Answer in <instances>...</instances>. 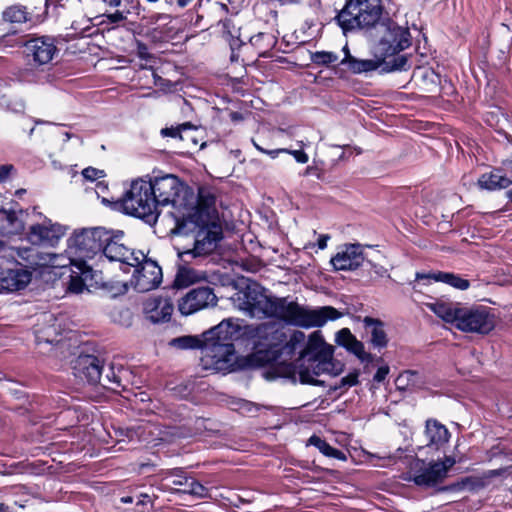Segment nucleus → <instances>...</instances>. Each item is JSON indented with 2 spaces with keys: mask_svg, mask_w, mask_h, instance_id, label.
<instances>
[{
  "mask_svg": "<svg viewBox=\"0 0 512 512\" xmlns=\"http://www.w3.org/2000/svg\"><path fill=\"white\" fill-rule=\"evenodd\" d=\"M232 301L239 310L250 317H277L286 322L303 327H322L329 320H337L343 316L332 306L311 309L296 302H288L286 298H271L256 282H250L232 296Z\"/></svg>",
  "mask_w": 512,
  "mask_h": 512,
  "instance_id": "1",
  "label": "nucleus"
},
{
  "mask_svg": "<svg viewBox=\"0 0 512 512\" xmlns=\"http://www.w3.org/2000/svg\"><path fill=\"white\" fill-rule=\"evenodd\" d=\"M245 339L252 346V361L264 366L277 361V347L285 340V333L273 325L244 326Z\"/></svg>",
  "mask_w": 512,
  "mask_h": 512,
  "instance_id": "2",
  "label": "nucleus"
},
{
  "mask_svg": "<svg viewBox=\"0 0 512 512\" xmlns=\"http://www.w3.org/2000/svg\"><path fill=\"white\" fill-rule=\"evenodd\" d=\"M380 0H347L335 20L344 33L375 26L382 15Z\"/></svg>",
  "mask_w": 512,
  "mask_h": 512,
  "instance_id": "3",
  "label": "nucleus"
},
{
  "mask_svg": "<svg viewBox=\"0 0 512 512\" xmlns=\"http://www.w3.org/2000/svg\"><path fill=\"white\" fill-rule=\"evenodd\" d=\"M108 231L103 228L83 229L75 232L69 239L65 253L76 257V268L86 274L87 259H92L102 252L108 238Z\"/></svg>",
  "mask_w": 512,
  "mask_h": 512,
  "instance_id": "4",
  "label": "nucleus"
},
{
  "mask_svg": "<svg viewBox=\"0 0 512 512\" xmlns=\"http://www.w3.org/2000/svg\"><path fill=\"white\" fill-rule=\"evenodd\" d=\"M151 184L144 179H138L131 183L122 198V206L125 213L145 219L156 221L159 216V207L152 195Z\"/></svg>",
  "mask_w": 512,
  "mask_h": 512,
  "instance_id": "5",
  "label": "nucleus"
},
{
  "mask_svg": "<svg viewBox=\"0 0 512 512\" xmlns=\"http://www.w3.org/2000/svg\"><path fill=\"white\" fill-rule=\"evenodd\" d=\"M345 57L340 64L346 66L354 74L367 73L381 68L382 72L406 71L409 69L408 56L394 57L392 60H381L375 55L374 59H358L349 53L347 46L343 48Z\"/></svg>",
  "mask_w": 512,
  "mask_h": 512,
  "instance_id": "6",
  "label": "nucleus"
},
{
  "mask_svg": "<svg viewBox=\"0 0 512 512\" xmlns=\"http://www.w3.org/2000/svg\"><path fill=\"white\" fill-rule=\"evenodd\" d=\"M380 27L383 34L375 49L376 56L381 60H392L394 57L402 56L403 54L399 53L411 44L409 31L393 22L381 24Z\"/></svg>",
  "mask_w": 512,
  "mask_h": 512,
  "instance_id": "7",
  "label": "nucleus"
},
{
  "mask_svg": "<svg viewBox=\"0 0 512 512\" xmlns=\"http://www.w3.org/2000/svg\"><path fill=\"white\" fill-rule=\"evenodd\" d=\"M342 372V364L331 359H313L306 360L305 363L291 364L289 373L298 375L299 380L303 384L321 385L316 379L321 374L339 375Z\"/></svg>",
  "mask_w": 512,
  "mask_h": 512,
  "instance_id": "8",
  "label": "nucleus"
},
{
  "mask_svg": "<svg viewBox=\"0 0 512 512\" xmlns=\"http://www.w3.org/2000/svg\"><path fill=\"white\" fill-rule=\"evenodd\" d=\"M234 353L233 343L219 344L204 341L201 348L200 364L204 370L224 372L233 365Z\"/></svg>",
  "mask_w": 512,
  "mask_h": 512,
  "instance_id": "9",
  "label": "nucleus"
},
{
  "mask_svg": "<svg viewBox=\"0 0 512 512\" xmlns=\"http://www.w3.org/2000/svg\"><path fill=\"white\" fill-rule=\"evenodd\" d=\"M455 327L467 333L488 334L495 327V319L486 307H461Z\"/></svg>",
  "mask_w": 512,
  "mask_h": 512,
  "instance_id": "10",
  "label": "nucleus"
},
{
  "mask_svg": "<svg viewBox=\"0 0 512 512\" xmlns=\"http://www.w3.org/2000/svg\"><path fill=\"white\" fill-rule=\"evenodd\" d=\"M107 241H105L102 248V255L111 262H119L127 267L139 264V259L142 260L143 252L128 247L123 242V231L110 232L108 231Z\"/></svg>",
  "mask_w": 512,
  "mask_h": 512,
  "instance_id": "11",
  "label": "nucleus"
},
{
  "mask_svg": "<svg viewBox=\"0 0 512 512\" xmlns=\"http://www.w3.org/2000/svg\"><path fill=\"white\" fill-rule=\"evenodd\" d=\"M151 184L152 195L158 207L172 205L174 207L181 206L179 202L181 192H187L185 186L180 180L172 175L167 174L161 177H155L148 180Z\"/></svg>",
  "mask_w": 512,
  "mask_h": 512,
  "instance_id": "12",
  "label": "nucleus"
},
{
  "mask_svg": "<svg viewBox=\"0 0 512 512\" xmlns=\"http://www.w3.org/2000/svg\"><path fill=\"white\" fill-rule=\"evenodd\" d=\"M143 259H139V264L132 266L134 272L130 283L138 292H148L157 288L162 281V270L157 262L149 259L143 253Z\"/></svg>",
  "mask_w": 512,
  "mask_h": 512,
  "instance_id": "13",
  "label": "nucleus"
},
{
  "mask_svg": "<svg viewBox=\"0 0 512 512\" xmlns=\"http://www.w3.org/2000/svg\"><path fill=\"white\" fill-rule=\"evenodd\" d=\"M217 303V296L214 290L208 286L197 287L189 291L178 304L182 315H190L199 310L214 306Z\"/></svg>",
  "mask_w": 512,
  "mask_h": 512,
  "instance_id": "14",
  "label": "nucleus"
},
{
  "mask_svg": "<svg viewBox=\"0 0 512 512\" xmlns=\"http://www.w3.org/2000/svg\"><path fill=\"white\" fill-rule=\"evenodd\" d=\"M66 234V228L51 220H45L41 224L32 225L27 234L28 240L33 245L54 247Z\"/></svg>",
  "mask_w": 512,
  "mask_h": 512,
  "instance_id": "15",
  "label": "nucleus"
},
{
  "mask_svg": "<svg viewBox=\"0 0 512 512\" xmlns=\"http://www.w3.org/2000/svg\"><path fill=\"white\" fill-rule=\"evenodd\" d=\"M24 47L28 60L39 66L50 63L58 52L54 39L48 36L32 38Z\"/></svg>",
  "mask_w": 512,
  "mask_h": 512,
  "instance_id": "16",
  "label": "nucleus"
},
{
  "mask_svg": "<svg viewBox=\"0 0 512 512\" xmlns=\"http://www.w3.org/2000/svg\"><path fill=\"white\" fill-rule=\"evenodd\" d=\"M202 228L198 231L194 248L190 252L194 257L211 253L222 239V228L218 223L197 222Z\"/></svg>",
  "mask_w": 512,
  "mask_h": 512,
  "instance_id": "17",
  "label": "nucleus"
},
{
  "mask_svg": "<svg viewBox=\"0 0 512 512\" xmlns=\"http://www.w3.org/2000/svg\"><path fill=\"white\" fill-rule=\"evenodd\" d=\"M243 330L244 326H241L238 320L225 319L204 332L202 337L206 342H216L219 344L233 343L234 340L245 338Z\"/></svg>",
  "mask_w": 512,
  "mask_h": 512,
  "instance_id": "18",
  "label": "nucleus"
},
{
  "mask_svg": "<svg viewBox=\"0 0 512 512\" xmlns=\"http://www.w3.org/2000/svg\"><path fill=\"white\" fill-rule=\"evenodd\" d=\"M413 469L412 481L421 487H433L444 481L445 468L440 463L418 460Z\"/></svg>",
  "mask_w": 512,
  "mask_h": 512,
  "instance_id": "19",
  "label": "nucleus"
},
{
  "mask_svg": "<svg viewBox=\"0 0 512 512\" xmlns=\"http://www.w3.org/2000/svg\"><path fill=\"white\" fill-rule=\"evenodd\" d=\"M334 347L327 344L320 331H314L308 337L305 347L299 352V357L293 364L305 363L306 360L331 359Z\"/></svg>",
  "mask_w": 512,
  "mask_h": 512,
  "instance_id": "20",
  "label": "nucleus"
},
{
  "mask_svg": "<svg viewBox=\"0 0 512 512\" xmlns=\"http://www.w3.org/2000/svg\"><path fill=\"white\" fill-rule=\"evenodd\" d=\"M365 261L363 246L346 244L330 260L335 270L352 271L358 269Z\"/></svg>",
  "mask_w": 512,
  "mask_h": 512,
  "instance_id": "21",
  "label": "nucleus"
},
{
  "mask_svg": "<svg viewBox=\"0 0 512 512\" xmlns=\"http://www.w3.org/2000/svg\"><path fill=\"white\" fill-rule=\"evenodd\" d=\"M512 184V158L503 162V167L482 174L477 181L480 189L495 191Z\"/></svg>",
  "mask_w": 512,
  "mask_h": 512,
  "instance_id": "22",
  "label": "nucleus"
},
{
  "mask_svg": "<svg viewBox=\"0 0 512 512\" xmlns=\"http://www.w3.org/2000/svg\"><path fill=\"white\" fill-rule=\"evenodd\" d=\"M74 375L81 381L96 384L101 379V361L93 355L79 356L73 366Z\"/></svg>",
  "mask_w": 512,
  "mask_h": 512,
  "instance_id": "23",
  "label": "nucleus"
},
{
  "mask_svg": "<svg viewBox=\"0 0 512 512\" xmlns=\"http://www.w3.org/2000/svg\"><path fill=\"white\" fill-rule=\"evenodd\" d=\"M10 256L21 266L27 269L45 267L49 257L35 247H12Z\"/></svg>",
  "mask_w": 512,
  "mask_h": 512,
  "instance_id": "24",
  "label": "nucleus"
},
{
  "mask_svg": "<svg viewBox=\"0 0 512 512\" xmlns=\"http://www.w3.org/2000/svg\"><path fill=\"white\" fill-rule=\"evenodd\" d=\"M173 309L172 302L167 298L152 297L143 303L144 314L152 323L169 321Z\"/></svg>",
  "mask_w": 512,
  "mask_h": 512,
  "instance_id": "25",
  "label": "nucleus"
},
{
  "mask_svg": "<svg viewBox=\"0 0 512 512\" xmlns=\"http://www.w3.org/2000/svg\"><path fill=\"white\" fill-rule=\"evenodd\" d=\"M195 216L196 222L217 223L216 197L206 188H200L198 191Z\"/></svg>",
  "mask_w": 512,
  "mask_h": 512,
  "instance_id": "26",
  "label": "nucleus"
},
{
  "mask_svg": "<svg viewBox=\"0 0 512 512\" xmlns=\"http://www.w3.org/2000/svg\"><path fill=\"white\" fill-rule=\"evenodd\" d=\"M335 342L354 354L361 362H371L373 357L365 351L364 344L359 341L348 328H342L336 333Z\"/></svg>",
  "mask_w": 512,
  "mask_h": 512,
  "instance_id": "27",
  "label": "nucleus"
},
{
  "mask_svg": "<svg viewBox=\"0 0 512 512\" xmlns=\"http://www.w3.org/2000/svg\"><path fill=\"white\" fill-rule=\"evenodd\" d=\"M168 485L177 486L178 492L187 493L199 498H206L209 495L208 489L193 478L187 477L181 470H178L171 477H166Z\"/></svg>",
  "mask_w": 512,
  "mask_h": 512,
  "instance_id": "28",
  "label": "nucleus"
},
{
  "mask_svg": "<svg viewBox=\"0 0 512 512\" xmlns=\"http://www.w3.org/2000/svg\"><path fill=\"white\" fill-rule=\"evenodd\" d=\"M31 281V273L24 269H8L0 272V289L8 292L24 289Z\"/></svg>",
  "mask_w": 512,
  "mask_h": 512,
  "instance_id": "29",
  "label": "nucleus"
},
{
  "mask_svg": "<svg viewBox=\"0 0 512 512\" xmlns=\"http://www.w3.org/2000/svg\"><path fill=\"white\" fill-rule=\"evenodd\" d=\"M304 341L305 334L302 331H294L288 340L285 338L281 346L277 347V361L274 363L284 364L290 361Z\"/></svg>",
  "mask_w": 512,
  "mask_h": 512,
  "instance_id": "30",
  "label": "nucleus"
},
{
  "mask_svg": "<svg viewBox=\"0 0 512 512\" xmlns=\"http://www.w3.org/2000/svg\"><path fill=\"white\" fill-rule=\"evenodd\" d=\"M425 435L427 445L439 449L449 441L450 433L448 429L440 422L434 419L426 421Z\"/></svg>",
  "mask_w": 512,
  "mask_h": 512,
  "instance_id": "31",
  "label": "nucleus"
},
{
  "mask_svg": "<svg viewBox=\"0 0 512 512\" xmlns=\"http://www.w3.org/2000/svg\"><path fill=\"white\" fill-rule=\"evenodd\" d=\"M416 279H432L436 282H443L455 289L462 291L467 290L470 287L469 280L464 279L461 276L450 272H434L430 274L417 273Z\"/></svg>",
  "mask_w": 512,
  "mask_h": 512,
  "instance_id": "32",
  "label": "nucleus"
},
{
  "mask_svg": "<svg viewBox=\"0 0 512 512\" xmlns=\"http://www.w3.org/2000/svg\"><path fill=\"white\" fill-rule=\"evenodd\" d=\"M365 329L371 334V343L374 347L384 348L388 344V337L384 323L379 319L366 316L363 319Z\"/></svg>",
  "mask_w": 512,
  "mask_h": 512,
  "instance_id": "33",
  "label": "nucleus"
},
{
  "mask_svg": "<svg viewBox=\"0 0 512 512\" xmlns=\"http://www.w3.org/2000/svg\"><path fill=\"white\" fill-rule=\"evenodd\" d=\"M427 307L442 320L447 323H451L454 326L458 318V311H460L461 308L457 303L446 302L442 300L428 303Z\"/></svg>",
  "mask_w": 512,
  "mask_h": 512,
  "instance_id": "34",
  "label": "nucleus"
},
{
  "mask_svg": "<svg viewBox=\"0 0 512 512\" xmlns=\"http://www.w3.org/2000/svg\"><path fill=\"white\" fill-rule=\"evenodd\" d=\"M23 229V222L14 211L0 209V234L10 236Z\"/></svg>",
  "mask_w": 512,
  "mask_h": 512,
  "instance_id": "35",
  "label": "nucleus"
},
{
  "mask_svg": "<svg viewBox=\"0 0 512 512\" xmlns=\"http://www.w3.org/2000/svg\"><path fill=\"white\" fill-rule=\"evenodd\" d=\"M205 279L206 275L204 272L197 271L190 267H180L174 283L178 288H185Z\"/></svg>",
  "mask_w": 512,
  "mask_h": 512,
  "instance_id": "36",
  "label": "nucleus"
},
{
  "mask_svg": "<svg viewBox=\"0 0 512 512\" xmlns=\"http://www.w3.org/2000/svg\"><path fill=\"white\" fill-rule=\"evenodd\" d=\"M308 443L318 448L319 451L323 453L325 456L336 459H345V456L342 451L332 447L329 443H327L325 440L321 439L316 435L311 436L308 440Z\"/></svg>",
  "mask_w": 512,
  "mask_h": 512,
  "instance_id": "37",
  "label": "nucleus"
},
{
  "mask_svg": "<svg viewBox=\"0 0 512 512\" xmlns=\"http://www.w3.org/2000/svg\"><path fill=\"white\" fill-rule=\"evenodd\" d=\"M3 18L10 23L21 24L28 20V12L22 5H12L4 10Z\"/></svg>",
  "mask_w": 512,
  "mask_h": 512,
  "instance_id": "38",
  "label": "nucleus"
},
{
  "mask_svg": "<svg viewBox=\"0 0 512 512\" xmlns=\"http://www.w3.org/2000/svg\"><path fill=\"white\" fill-rule=\"evenodd\" d=\"M50 259L47 261L46 266H51L55 268H67L70 266L76 267V257H73V255H70L69 253H66V255L62 254H51V253H45Z\"/></svg>",
  "mask_w": 512,
  "mask_h": 512,
  "instance_id": "39",
  "label": "nucleus"
},
{
  "mask_svg": "<svg viewBox=\"0 0 512 512\" xmlns=\"http://www.w3.org/2000/svg\"><path fill=\"white\" fill-rule=\"evenodd\" d=\"M128 371L126 369H123L122 367L117 368V371H115L114 366H111L109 368L108 373L105 376V380L107 382L110 389H117L119 387L125 388V385L122 383L123 376L127 374Z\"/></svg>",
  "mask_w": 512,
  "mask_h": 512,
  "instance_id": "40",
  "label": "nucleus"
},
{
  "mask_svg": "<svg viewBox=\"0 0 512 512\" xmlns=\"http://www.w3.org/2000/svg\"><path fill=\"white\" fill-rule=\"evenodd\" d=\"M171 344L180 349H194V348H202L204 344V338L199 339L194 336H182L179 338H175L171 341Z\"/></svg>",
  "mask_w": 512,
  "mask_h": 512,
  "instance_id": "41",
  "label": "nucleus"
},
{
  "mask_svg": "<svg viewBox=\"0 0 512 512\" xmlns=\"http://www.w3.org/2000/svg\"><path fill=\"white\" fill-rule=\"evenodd\" d=\"M86 270H88V272L86 274L80 273V275L76 274V275L70 276V281L68 284L69 292L79 294V293H82L85 289H87V286L85 284V279L88 277V275H90L91 268L87 265ZM79 272H81V271L79 270Z\"/></svg>",
  "mask_w": 512,
  "mask_h": 512,
  "instance_id": "42",
  "label": "nucleus"
},
{
  "mask_svg": "<svg viewBox=\"0 0 512 512\" xmlns=\"http://www.w3.org/2000/svg\"><path fill=\"white\" fill-rule=\"evenodd\" d=\"M272 37L266 33H258L249 38V42L252 46L260 50V54L263 51L269 49L273 45Z\"/></svg>",
  "mask_w": 512,
  "mask_h": 512,
  "instance_id": "43",
  "label": "nucleus"
},
{
  "mask_svg": "<svg viewBox=\"0 0 512 512\" xmlns=\"http://www.w3.org/2000/svg\"><path fill=\"white\" fill-rule=\"evenodd\" d=\"M296 144L300 147V149L292 150L287 148L286 154L292 155L298 163H307L309 161V156L306 152L303 151V148L309 145L308 139L303 137L297 140Z\"/></svg>",
  "mask_w": 512,
  "mask_h": 512,
  "instance_id": "44",
  "label": "nucleus"
},
{
  "mask_svg": "<svg viewBox=\"0 0 512 512\" xmlns=\"http://www.w3.org/2000/svg\"><path fill=\"white\" fill-rule=\"evenodd\" d=\"M338 60V56L333 52L317 51L312 55V61L315 64L329 65Z\"/></svg>",
  "mask_w": 512,
  "mask_h": 512,
  "instance_id": "45",
  "label": "nucleus"
},
{
  "mask_svg": "<svg viewBox=\"0 0 512 512\" xmlns=\"http://www.w3.org/2000/svg\"><path fill=\"white\" fill-rule=\"evenodd\" d=\"M358 377H359V372L353 371V372L349 373L348 375H346L345 377L341 378L340 384L337 387L342 388V387L355 386L358 383Z\"/></svg>",
  "mask_w": 512,
  "mask_h": 512,
  "instance_id": "46",
  "label": "nucleus"
},
{
  "mask_svg": "<svg viewBox=\"0 0 512 512\" xmlns=\"http://www.w3.org/2000/svg\"><path fill=\"white\" fill-rule=\"evenodd\" d=\"M192 127V125L190 123H184L178 127H170V128H164L161 130V134L163 136H169V137H173V138H176V137H181L180 136V132L182 129H187V128H190Z\"/></svg>",
  "mask_w": 512,
  "mask_h": 512,
  "instance_id": "47",
  "label": "nucleus"
},
{
  "mask_svg": "<svg viewBox=\"0 0 512 512\" xmlns=\"http://www.w3.org/2000/svg\"><path fill=\"white\" fill-rule=\"evenodd\" d=\"M82 175L85 179L94 181V180H97V179L103 177L104 172L102 170H99V169H96L93 167H88L82 171Z\"/></svg>",
  "mask_w": 512,
  "mask_h": 512,
  "instance_id": "48",
  "label": "nucleus"
},
{
  "mask_svg": "<svg viewBox=\"0 0 512 512\" xmlns=\"http://www.w3.org/2000/svg\"><path fill=\"white\" fill-rule=\"evenodd\" d=\"M252 142H253L254 147L259 152L267 154L273 159L278 157L280 154H282V153L286 154V152H287V148H278V149H273V150H267V149H264L263 147H261L260 145H258L254 140Z\"/></svg>",
  "mask_w": 512,
  "mask_h": 512,
  "instance_id": "49",
  "label": "nucleus"
},
{
  "mask_svg": "<svg viewBox=\"0 0 512 512\" xmlns=\"http://www.w3.org/2000/svg\"><path fill=\"white\" fill-rule=\"evenodd\" d=\"M137 55L146 62H150L153 58V56L148 52L146 45L143 43H138Z\"/></svg>",
  "mask_w": 512,
  "mask_h": 512,
  "instance_id": "50",
  "label": "nucleus"
},
{
  "mask_svg": "<svg viewBox=\"0 0 512 512\" xmlns=\"http://www.w3.org/2000/svg\"><path fill=\"white\" fill-rule=\"evenodd\" d=\"M411 376H414V373L410 371H406L402 374H400L396 379V385L400 389H405V386L407 385V382L409 381V378Z\"/></svg>",
  "mask_w": 512,
  "mask_h": 512,
  "instance_id": "51",
  "label": "nucleus"
},
{
  "mask_svg": "<svg viewBox=\"0 0 512 512\" xmlns=\"http://www.w3.org/2000/svg\"><path fill=\"white\" fill-rule=\"evenodd\" d=\"M104 16L107 18L109 23H119L126 19V16L123 14V12H120V11L106 14Z\"/></svg>",
  "mask_w": 512,
  "mask_h": 512,
  "instance_id": "52",
  "label": "nucleus"
},
{
  "mask_svg": "<svg viewBox=\"0 0 512 512\" xmlns=\"http://www.w3.org/2000/svg\"><path fill=\"white\" fill-rule=\"evenodd\" d=\"M389 373V367L388 366H381L377 369L375 375H374V380L376 382H382L386 376L388 375Z\"/></svg>",
  "mask_w": 512,
  "mask_h": 512,
  "instance_id": "53",
  "label": "nucleus"
},
{
  "mask_svg": "<svg viewBox=\"0 0 512 512\" xmlns=\"http://www.w3.org/2000/svg\"><path fill=\"white\" fill-rule=\"evenodd\" d=\"M436 463H440L445 468V476H447V473L449 469L455 464V460L452 457H445L443 461H435Z\"/></svg>",
  "mask_w": 512,
  "mask_h": 512,
  "instance_id": "54",
  "label": "nucleus"
},
{
  "mask_svg": "<svg viewBox=\"0 0 512 512\" xmlns=\"http://www.w3.org/2000/svg\"><path fill=\"white\" fill-rule=\"evenodd\" d=\"M12 168L13 167L11 165H2V166H0V182H2V181L7 179V177L9 176V173L12 170Z\"/></svg>",
  "mask_w": 512,
  "mask_h": 512,
  "instance_id": "55",
  "label": "nucleus"
},
{
  "mask_svg": "<svg viewBox=\"0 0 512 512\" xmlns=\"http://www.w3.org/2000/svg\"><path fill=\"white\" fill-rule=\"evenodd\" d=\"M330 239V236L327 234H322L317 239V246L319 249H325L327 247V242Z\"/></svg>",
  "mask_w": 512,
  "mask_h": 512,
  "instance_id": "56",
  "label": "nucleus"
},
{
  "mask_svg": "<svg viewBox=\"0 0 512 512\" xmlns=\"http://www.w3.org/2000/svg\"><path fill=\"white\" fill-rule=\"evenodd\" d=\"M154 77V83L157 86H166L168 81L163 79L162 77L158 76L157 74H153Z\"/></svg>",
  "mask_w": 512,
  "mask_h": 512,
  "instance_id": "57",
  "label": "nucleus"
},
{
  "mask_svg": "<svg viewBox=\"0 0 512 512\" xmlns=\"http://www.w3.org/2000/svg\"><path fill=\"white\" fill-rule=\"evenodd\" d=\"M279 131L281 133H285L286 135H288L290 138H294L297 136V133L295 131V129L293 128H288V129H279Z\"/></svg>",
  "mask_w": 512,
  "mask_h": 512,
  "instance_id": "58",
  "label": "nucleus"
},
{
  "mask_svg": "<svg viewBox=\"0 0 512 512\" xmlns=\"http://www.w3.org/2000/svg\"><path fill=\"white\" fill-rule=\"evenodd\" d=\"M461 487H462V485L460 483H457V484L443 487V488H441V491L457 490V489H460Z\"/></svg>",
  "mask_w": 512,
  "mask_h": 512,
  "instance_id": "59",
  "label": "nucleus"
},
{
  "mask_svg": "<svg viewBox=\"0 0 512 512\" xmlns=\"http://www.w3.org/2000/svg\"><path fill=\"white\" fill-rule=\"evenodd\" d=\"M147 502H150V497L147 494L141 495V498L137 502V504H146Z\"/></svg>",
  "mask_w": 512,
  "mask_h": 512,
  "instance_id": "60",
  "label": "nucleus"
},
{
  "mask_svg": "<svg viewBox=\"0 0 512 512\" xmlns=\"http://www.w3.org/2000/svg\"><path fill=\"white\" fill-rule=\"evenodd\" d=\"M96 187H97V191H96V193H97L98 195H99V190H100L101 192H104V191L107 189V186H106L103 182H98V183L96 184Z\"/></svg>",
  "mask_w": 512,
  "mask_h": 512,
  "instance_id": "61",
  "label": "nucleus"
},
{
  "mask_svg": "<svg viewBox=\"0 0 512 512\" xmlns=\"http://www.w3.org/2000/svg\"><path fill=\"white\" fill-rule=\"evenodd\" d=\"M108 4L112 7L119 6L121 3V0H107Z\"/></svg>",
  "mask_w": 512,
  "mask_h": 512,
  "instance_id": "62",
  "label": "nucleus"
},
{
  "mask_svg": "<svg viewBox=\"0 0 512 512\" xmlns=\"http://www.w3.org/2000/svg\"><path fill=\"white\" fill-rule=\"evenodd\" d=\"M192 0H177V4L180 6V7H185L187 6Z\"/></svg>",
  "mask_w": 512,
  "mask_h": 512,
  "instance_id": "63",
  "label": "nucleus"
},
{
  "mask_svg": "<svg viewBox=\"0 0 512 512\" xmlns=\"http://www.w3.org/2000/svg\"><path fill=\"white\" fill-rule=\"evenodd\" d=\"M121 502H122V503H126V504H127V503H132V502H133V498H132V497H130V496L122 497V498H121Z\"/></svg>",
  "mask_w": 512,
  "mask_h": 512,
  "instance_id": "64",
  "label": "nucleus"
}]
</instances>
